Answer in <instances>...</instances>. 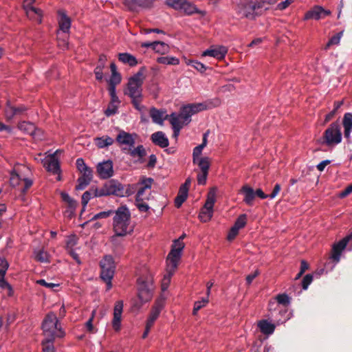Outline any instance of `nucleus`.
I'll return each mask as SVG.
<instances>
[{
    "mask_svg": "<svg viewBox=\"0 0 352 352\" xmlns=\"http://www.w3.org/2000/svg\"><path fill=\"white\" fill-rule=\"evenodd\" d=\"M143 73L139 71L129 79L127 88L124 94L131 99V103L134 108L140 112H142L145 107L142 105V89L144 82Z\"/></svg>",
    "mask_w": 352,
    "mask_h": 352,
    "instance_id": "f257e3e1",
    "label": "nucleus"
},
{
    "mask_svg": "<svg viewBox=\"0 0 352 352\" xmlns=\"http://www.w3.org/2000/svg\"><path fill=\"white\" fill-rule=\"evenodd\" d=\"M114 214L113 229L116 236H123L133 232L131 212L126 206H121Z\"/></svg>",
    "mask_w": 352,
    "mask_h": 352,
    "instance_id": "f03ea898",
    "label": "nucleus"
},
{
    "mask_svg": "<svg viewBox=\"0 0 352 352\" xmlns=\"http://www.w3.org/2000/svg\"><path fill=\"white\" fill-rule=\"evenodd\" d=\"M42 329L45 338L49 339L63 338L65 334L54 312H50L46 315L42 323Z\"/></svg>",
    "mask_w": 352,
    "mask_h": 352,
    "instance_id": "7ed1b4c3",
    "label": "nucleus"
},
{
    "mask_svg": "<svg viewBox=\"0 0 352 352\" xmlns=\"http://www.w3.org/2000/svg\"><path fill=\"white\" fill-rule=\"evenodd\" d=\"M276 300L278 304L276 302H271L269 305L270 316L277 323L285 322L288 320L287 316L283 318L282 316L286 315L287 311L285 308L282 307L280 305L284 306L288 305L290 302L289 298L287 294H281L276 296Z\"/></svg>",
    "mask_w": 352,
    "mask_h": 352,
    "instance_id": "20e7f679",
    "label": "nucleus"
},
{
    "mask_svg": "<svg viewBox=\"0 0 352 352\" xmlns=\"http://www.w3.org/2000/svg\"><path fill=\"white\" fill-rule=\"evenodd\" d=\"M26 172H30L28 168L19 165L14 168L10 176L11 185L14 187L19 186L23 193H25L32 185V180L25 177Z\"/></svg>",
    "mask_w": 352,
    "mask_h": 352,
    "instance_id": "39448f33",
    "label": "nucleus"
},
{
    "mask_svg": "<svg viewBox=\"0 0 352 352\" xmlns=\"http://www.w3.org/2000/svg\"><path fill=\"white\" fill-rule=\"evenodd\" d=\"M100 188L102 197L115 195L123 197L125 196H129L133 193V191L131 190V185H129L127 188H125L124 185L114 179L107 182Z\"/></svg>",
    "mask_w": 352,
    "mask_h": 352,
    "instance_id": "423d86ee",
    "label": "nucleus"
},
{
    "mask_svg": "<svg viewBox=\"0 0 352 352\" xmlns=\"http://www.w3.org/2000/svg\"><path fill=\"white\" fill-rule=\"evenodd\" d=\"M101 278L107 283V289L112 287L111 279L115 272L114 261L111 256H105L100 261Z\"/></svg>",
    "mask_w": 352,
    "mask_h": 352,
    "instance_id": "0eeeda50",
    "label": "nucleus"
},
{
    "mask_svg": "<svg viewBox=\"0 0 352 352\" xmlns=\"http://www.w3.org/2000/svg\"><path fill=\"white\" fill-rule=\"evenodd\" d=\"M340 126L338 122L331 123L323 134V143L328 146H333L342 142Z\"/></svg>",
    "mask_w": 352,
    "mask_h": 352,
    "instance_id": "6e6552de",
    "label": "nucleus"
},
{
    "mask_svg": "<svg viewBox=\"0 0 352 352\" xmlns=\"http://www.w3.org/2000/svg\"><path fill=\"white\" fill-rule=\"evenodd\" d=\"M138 298L140 304L138 308L141 307L143 303L148 302L152 298V279L148 277H140L138 279Z\"/></svg>",
    "mask_w": 352,
    "mask_h": 352,
    "instance_id": "1a4fd4ad",
    "label": "nucleus"
},
{
    "mask_svg": "<svg viewBox=\"0 0 352 352\" xmlns=\"http://www.w3.org/2000/svg\"><path fill=\"white\" fill-rule=\"evenodd\" d=\"M153 179L151 178H144L138 183L131 185V190L133 192L137 189L135 201H146L151 196V188Z\"/></svg>",
    "mask_w": 352,
    "mask_h": 352,
    "instance_id": "9d476101",
    "label": "nucleus"
},
{
    "mask_svg": "<svg viewBox=\"0 0 352 352\" xmlns=\"http://www.w3.org/2000/svg\"><path fill=\"white\" fill-rule=\"evenodd\" d=\"M234 10L241 18L252 21L256 19L252 0H239L235 5Z\"/></svg>",
    "mask_w": 352,
    "mask_h": 352,
    "instance_id": "9b49d317",
    "label": "nucleus"
},
{
    "mask_svg": "<svg viewBox=\"0 0 352 352\" xmlns=\"http://www.w3.org/2000/svg\"><path fill=\"white\" fill-rule=\"evenodd\" d=\"M138 135L135 133H130L124 130H120L118 133L116 141L121 148L122 152H126L130 147H133Z\"/></svg>",
    "mask_w": 352,
    "mask_h": 352,
    "instance_id": "f8f14e48",
    "label": "nucleus"
},
{
    "mask_svg": "<svg viewBox=\"0 0 352 352\" xmlns=\"http://www.w3.org/2000/svg\"><path fill=\"white\" fill-rule=\"evenodd\" d=\"M215 201V193L214 192H210L206 201L199 214V218L201 221L208 222L211 219L213 215V207Z\"/></svg>",
    "mask_w": 352,
    "mask_h": 352,
    "instance_id": "ddd939ff",
    "label": "nucleus"
},
{
    "mask_svg": "<svg viewBox=\"0 0 352 352\" xmlns=\"http://www.w3.org/2000/svg\"><path fill=\"white\" fill-rule=\"evenodd\" d=\"M278 0H252L256 18L262 16L264 13L275 5Z\"/></svg>",
    "mask_w": 352,
    "mask_h": 352,
    "instance_id": "4468645a",
    "label": "nucleus"
},
{
    "mask_svg": "<svg viewBox=\"0 0 352 352\" xmlns=\"http://www.w3.org/2000/svg\"><path fill=\"white\" fill-rule=\"evenodd\" d=\"M123 301L118 300L116 302L113 308V318L112 320V327L116 331H118L121 328L122 314L123 312Z\"/></svg>",
    "mask_w": 352,
    "mask_h": 352,
    "instance_id": "2eb2a0df",
    "label": "nucleus"
},
{
    "mask_svg": "<svg viewBox=\"0 0 352 352\" xmlns=\"http://www.w3.org/2000/svg\"><path fill=\"white\" fill-rule=\"evenodd\" d=\"M331 14V11L329 10H325L322 7L316 6H314L311 10L307 12L305 14L304 19H315L319 20L320 19H323L325 16Z\"/></svg>",
    "mask_w": 352,
    "mask_h": 352,
    "instance_id": "dca6fc26",
    "label": "nucleus"
},
{
    "mask_svg": "<svg viewBox=\"0 0 352 352\" xmlns=\"http://www.w3.org/2000/svg\"><path fill=\"white\" fill-rule=\"evenodd\" d=\"M349 243L346 236L342 240L333 245L332 252L330 258L335 263H338L340 261V256L343 250L346 248L347 243Z\"/></svg>",
    "mask_w": 352,
    "mask_h": 352,
    "instance_id": "f3484780",
    "label": "nucleus"
},
{
    "mask_svg": "<svg viewBox=\"0 0 352 352\" xmlns=\"http://www.w3.org/2000/svg\"><path fill=\"white\" fill-rule=\"evenodd\" d=\"M35 1L36 0H25L23 7L29 18L34 19L38 23H41L42 10L32 6Z\"/></svg>",
    "mask_w": 352,
    "mask_h": 352,
    "instance_id": "a211bd4d",
    "label": "nucleus"
},
{
    "mask_svg": "<svg viewBox=\"0 0 352 352\" xmlns=\"http://www.w3.org/2000/svg\"><path fill=\"white\" fill-rule=\"evenodd\" d=\"M97 172L102 179L111 177L113 174V162L111 160H107L99 163L97 166Z\"/></svg>",
    "mask_w": 352,
    "mask_h": 352,
    "instance_id": "6ab92c4d",
    "label": "nucleus"
},
{
    "mask_svg": "<svg viewBox=\"0 0 352 352\" xmlns=\"http://www.w3.org/2000/svg\"><path fill=\"white\" fill-rule=\"evenodd\" d=\"M221 104V101L218 98H215L213 101V104H212V102H200V103H192L187 104L188 107H189L190 111L191 114L197 113L199 111L206 110L212 107H217Z\"/></svg>",
    "mask_w": 352,
    "mask_h": 352,
    "instance_id": "aec40b11",
    "label": "nucleus"
},
{
    "mask_svg": "<svg viewBox=\"0 0 352 352\" xmlns=\"http://www.w3.org/2000/svg\"><path fill=\"white\" fill-rule=\"evenodd\" d=\"M164 307V300L160 299L156 301L154 306L153 307L150 315L146 321V326L152 327L155 320L160 316L161 311Z\"/></svg>",
    "mask_w": 352,
    "mask_h": 352,
    "instance_id": "412c9836",
    "label": "nucleus"
},
{
    "mask_svg": "<svg viewBox=\"0 0 352 352\" xmlns=\"http://www.w3.org/2000/svg\"><path fill=\"white\" fill-rule=\"evenodd\" d=\"M228 52V50L224 46L212 47L202 53V56H210L218 60L223 59Z\"/></svg>",
    "mask_w": 352,
    "mask_h": 352,
    "instance_id": "4be33fe9",
    "label": "nucleus"
},
{
    "mask_svg": "<svg viewBox=\"0 0 352 352\" xmlns=\"http://www.w3.org/2000/svg\"><path fill=\"white\" fill-rule=\"evenodd\" d=\"M169 117V121L173 129V136L177 138L179 134L180 130L186 124L184 123L179 113H172Z\"/></svg>",
    "mask_w": 352,
    "mask_h": 352,
    "instance_id": "5701e85b",
    "label": "nucleus"
},
{
    "mask_svg": "<svg viewBox=\"0 0 352 352\" xmlns=\"http://www.w3.org/2000/svg\"><path fill=\"white\" fill-rule=\"evenodd\" d=\"M179 12H182L188 16H190L194 14H199L204 16L206 14L205 11L199 10L195 3L187 0L184 1Z\"/></svg>",
    "mask_w": 352,
    "mask_h": 352,
    "instance_id": "b1692460",
    "label": "nucleus"
},
{
    "mask_svg": "<svg viewBox=\"0 0 352 352\" xmlns=\"http://www.w3.org/2000/svg\"><path fill=\"white\" fill-rule=\"evenodd\" d=\"M182 254L176 251H170L168 255L166 263L167 268L166 272H174L177 267L178 263L180 260Z\"/></svg>",
    "mask_w": 352,
    "mask_h": 352,
    "instance_id": "393cba45",
    "label": "nucleus"
},
{
    "mask_svg": "<svg viewBox=\"0 0 352 352\" xmlns=\"http://www.w3.org/2000/svg\"><path fill=\"white\" fill-rule=\"evenodd\" d=\"M182 254L176 251H170L168 255L166 263L167 268L166 272H174L177 267L178 263L180 260Z\"/></svg>",
    "mask_w": 352,
    "mask_h": 352,
    "instance_id": "a878e982",
    "label": "nucleus"
},
{
    "mask_svg": "<svg viewBox=\"0 0 352 352\" xmlns=\"http://www.w3.org/2000/svg\"><path fill=\"white\" fill-rule=\"evenodd\" d=\"M82 175L78 179V184L76 186V189L78 190H82L85 189L91 182L93 178L92 170H87L83 173H81Z\"/></svg>",
    "mask_w": 352,
    "mask_h": 352,
    "instance_id": "bb28decb",
    "label": "nucleus"
},
{
    "mask_svg": "<svg viewBox=\"0 0 352 352\" xmlns=\"http://www.w3.org/2000/svg\"><path fill=\"white\" fill-rule=\"evenodd\" d=\"M19 129L24 133L32 135L34 138H39L38 135L41 133L34 124L30 122H22L19 124Z\"/></svg>",
    "mask_w": 352,
    "mask_h": 352,
    "instance_id": "cd10ccee",
    "label": "nucleus"
},
{
    "mask_svg": "<svg viewBox=\"0 0 352 352\" xmlns=\"http://www.w3.org/2000/svg\"><path fill=\"white\" fill-rule=\"evenodd\" d=\"M100 188L96 187H91L88 190L85 191L82 196V204L83 210H85L89 200L95 197H100Z\"/></svg>",
    "mask_w": 352,
    "mask_h": 352,
    "instance_id": "c85d7f7f",
    "label": "nucleus"
},
{
    "mask_svg": "<svg viewBox=\"0 0 352 352\" xmlns=\"http://www.w3.org/2000/svg\"><path fill=\"white\" fill-rule=\"evenodd\" d=\"M151 139L153 144L161 148H166L169 144L168 138L162 131H157L153 133L151 135Z\"/></svg>",
    "mask_w": 352,
    "mask_h": 352,
    "instance_id": "c756f323",
    "label": "nucleus"
},
{
    "mask_svg": "<svg viewBox=\"0 0 352 352\" xmlns=\"http://www.w3.org/2000/svg\"><path fill=\"white\" fill-rule=\"evenodd\" d=\"M149 113L153 122L160 125L163 124L164 120L168 117V115H166V111L155 107L151 108Z\"/></svg>",
    "mask_w": 352,
    "mask_h": 352,
    "instance_id": "7c9ffc66",
    "label": "nucleus"
},
{
    "mask_svg": "<svg viewBox=\"0 0 352 352\" xmlns=\"http://www.w3.org/2000/svg\"><path fill=\"white\" fill-rule=\"evenodd\" d=\"M58 14L59 16L58 24L60 30L63 33L68 32L71 27L70 19L67 16L65 12L63 10H59Z\"/></svg>",
    "mask_w": 352,
    "mask_h": 352,
    "instance_id": "2f4dec72",
    "label": "nucleus"
},
{
    "mask_svg": "<svg viewBox=\"0 0 352 352\" xmlns=\"http://www.w3.org/2000/svg\"><path fill=\"white\" fill-rule=\"evenodd\" d=\"M58 152L56 151L52 157L45 162V166L48 171L52 172L54 174L60 172V165L57 159L55 157V155Z\"/></svg>",
    "mask_w": 352,
    "mask_h": 352,
    "instance_id": "473e14b6",
    "label": "nucleus"
},
{
    "mask_svg": "<svg viewBox=\"0 0 352 352\" xmlns=\"http://www.w3.org/2000/svg\"><path fill=\"white\" fill-rule=\"evenodd\" d=\"M241 192L244 195V202L248 206H252L255 198L254 189L247 185H245L241 188Z\"/></svg>",
    "mask_w": 352,
    "mask_h": 352,
    "instance_id": "72a5a7b5",
    "label": "nucleus"
},
{
    "mask_svg": "<svg viewBox=\"0 0 352 352\" xmlns=\"http://www.w3.org/2000/svg\"><path fill=\"white\" fill-rule=\"evenodd\" d=\"M258 327L261 333L265 335L272 334L275 330V324L267 320H261L258 322Z\"/></svg>",
    "mask_w": 352,
    "mask_h": 352,
    "instance_id": "f704fd0d",
    "label": "nucleus"
},
{
    "mask_svg": "<svg viewBox=\"0 0 352 352\" xmlns=\"http://www.w3.org/2000/svg\"><path fill=\"white\" fill-rule=\"evenodd\" d=\"M342 124L344 129V136L349 138L352 131V113H346L344 115Z\"/></svg>",
    "mask_w": 352,
    "mask_h": 352,
    "instance_id": "c9c22d12",
    "label": "nucleus"
},
{
    "mask_svg": "<svg viewBox=\"0 0 352 352\" xmlns=\"http://www.w3.org/2000/svg\"><path fill=\"white\" fill-rule=\"evenodd\" d=\"M113 142L114 140L108 135H104L94 138V143L99 148L108 147L112 145Z\"/></svg>",
    "mask_w": 352,
    "mask_h": 352,
    "instance_id": "e433bc0d",
    "label": "nucleus"
},
{
    "mask_svg": "<svg viewBox=\"0 0 352 352\" xmlns=\"http://www.w3.org/2000/svg\"><path fill=\"white\" fill-rule=\"evenodd\" d=\"M118 60L122 63L129 65L131 67H134L138 65L136 58L129 53H120L118 54Z\"/></svg>",
    "mask_w": 352,
    "mask_h": 352,
    "instance_id": "4c0bfd02",
    "label": "nucleus"
},
{
    "mask_svg": "<svg viewBox=\"0 0 352 352\" xmlns=\"http://www.w3.org/2000/svg\"><path fill=\"white\" fill-rule=\"evenodd\" d=\"M124 153H127L130 155L132 157H138L139 159L142 158L146 155V151L143 146V145H138L137 147H130V149H128L126 152Z\"/></svg>",
    "mask_w": 352,
    "mask_h": 352,
    "instance_id": "58836bf2",
    "label": "nucleus"
},
{
    "mask_svg": "<svg viewBox=\"0 0 352 352\" xmlns=\"http://www.w3.org/2000/svg\"><path fill=\"white\" fill-rule=\"evenodd\" d=\"M188 190L186 188L180 186L178 194L175 199V205L179 208L186 201L188 197Z\"/></svg>",
    "mask_w": 352,
    "mask_h": 352,
    "instance_id": "ea45409f",
    "label": "nucleus"
},
{
    "mask_svg": "<svg viewBox=\"0 0 352 352\" xmlns=\"http://www.w3.org/2000/svg\"><path fill=\"white\" fill-rule=\"evenodd\" d=\"M34 259L41 263H50V255L43 249H38L34 251Z\"/></svg>",
    "mask_w": 352,
    "mask_h": 352,
    "instance_id": "a19ab883",
    "label": "nucleus"
},
{
    "mask_svg": "<svg viewBox=\"0 0 352 352\" xmlns=\"http://www.w3.org/2000/svg\"><path fill=\"white\" fill-rule=\"evenodd\" d=\"M120 101L118 98H116V101L114 102L113 98H111L110 103L108 107L104 111V113L107 116H111L116 114L118 112V105Z\"/></svg>",
    "mask_w": 352,
    "mask_h": 352,
    "instance_id": "79ce46f5",
    "label": "nucleus"
},
{
    "mask_svg": "<svg viewBox=\"0 0 352 352\" xmlns=\"http://www.w3.org/2000/svg\"><path fill=\"white\" fill-rule=\"evenodd\" d=\"M193 163L197 164L201 172H208L210 168V158L208 157H203L193 162Z\"/></svg>",
    "mask_w": 352,
    "mask_h": 352,
    "instance_id": "37998d69",
    "label": "nucleus"
},
{
    "mask_svg": "<svg viewBox=\"0 0 352 352\" xmlns=\"http://www.w3.org/2000/svg\"><path fill=\"white\" fill-rule=\"evenodd\" d=\"M157 62L163 65H177L179 60L174 56H161L157 58Z\"/></svg>",
    "mask_w": 352,
    "mask_h": 352,
    "instance_id": "c03bdc74",
    "label": "nucleus"
},
{
    "mask_svg": "<svg viewBox=\"0 0 352 352\" xmlns=\"http://www.w3.org/2000/svg\"><path fill=\"white\" fill-rule=\"evenodd\" d=\"M153 50L156 53L165 54L168 53L169 46L168 44L162 41H155L154 47Z\"/></svg>",
    "mask_w": 352,
    "mask_h": 352,
    "instance_id": "a18cd8bd",
    "label": "nucleus"
},
{
    "mask_svg": "<svg viewBox=\"0 0 352 352\" xmlns=\"http://www.w3.org/2000/svg\"><path fill=\"white\" fill-rule=\"evenodd\" d=\"M179 114L180 117L182 116V120H184V123L188 124L191 121L192 114H191L189 107H188L187 105L183 106L181 108Z\"/></svg>",
    "mask_w": 352,
    "mask_h": 352,
    "instance_id": "49530a36",
    "label": "nucleus"
},
{
    "mask_svg": "<svg viewBox=\"0 0 352 352\" xmlns=\"http://www.w3.org/2000/svg\"><path fill=\"white\" fill-rule=\"evenodd\" d=\"M55 339H49V338H45L42 341L43 351V352H54V346L53 342Z\"/></svg>",
    "mask_w": 352,
    "mask_h": 352,
    "instance_id": "de8ad7c7",
    "label": "nucleus"
},
{
    "mask_svg": "<svg viewBox=\"0 0 352 352\" xmlns=\"http://www.w3.org/2000/svg\"><path fill=\"white\" fill-rule=\"evenodd\" d=\"M343 32H340L336 35L333 36L327 43L324 50L329 49L331 45H338L340 43L341 37L342 36Z\"/></svg>",
    "mask_w": 352,
    "mask_h": 352,
    "instance_id": "09e8293b",
    "label": "nucleus"
},
{
    "mask_svg": "<svg viewBox=\"0 0 352 352\" xmlns=\"http://www.w3.org/2000/svg\"><path fill=\"white\" fill-rule=\"evenodd\" d=\"M61 197L64 201L68 204L70 208L75 209L77 206V202L72 199L69 194L66 192H61Z\"/></svg>",
    "mask_w": 352,
    "mask_h": 352,
    "instance_id": "8fccbe9b",
    "label": "nucleus"
},
{
    "mask_svg": "<svg viewBox=\"0 0 352 352\" xmlns=\"http://www.w3.org/2000/svg\"><path fill=\"white\" fill-rule=\"evenodd\" d=\"M187 65H191L195 69H197L198 72L201 73H204L206 71L207 67L203 63L197 61V60H189L187 63Z\"/></svg>",
    "mask_w": 352,
    "mask_h": 352,
    "instance_id": "3c124183",
    "label": "nucleus"
},
{
    "mask_svg": "<svg viewBox=\"0 0 352 352\" xmlns=\"http://www.w3.org/2000/svg\"><path fill=\"white\" fill-rule=\"evenodd\" d=\"M184 0H166V4L177 10L179 11Z\"/></svg>",
    "mask_w": 352,
    "mask_h": 352,
    "instance_id": "603ef678",
    "label": "nucleus"
},
{
    "mask_svg": "<svg viewBox=\"0 0 352 352\" xmlns=\"http://www.w3.org/2000/svg\"><path fill=\"white\" fill-rule=\"evenodd\" d=\"M167 273L164 276V278L162 281V289L165 291L169 286L170 283V278L174 272H166Z\"/></svg>",
    "mask_w": 352,
    "mask_h": 352,
    "instance_id": "864d4df0",
    "label": "nucleus"
},
{
    "mask_svg": "<svg viewBox=\"0 0 352 352\" xmlns=\"http://www.w3.org/2000/svg\"><path fill=\"white\" fill-rule=\"evenodd\" d=\"M247 221V217L245 214H241L236 220L234 227L236 228L238 230L243 228L245 224Z\"/></svg>",
    "mask_w": 352,
    "mask_h": 352,
    "instance_id": "5fc2aeb1",
    "label": "nucleus"
},
{
    "mask_svg": "<svg viewBox=\"0 0 352 352\" xmlns=\"http://www.w3.org/2000/svg\"><path fill=\"white\" fill-rule=\"evenodd\" d=\"M77 242H78V237L75 234L68 236L67 241H66L67 250L73 249V248L77 244Z\"/></svg>",
    "mask_w": 352,
    "mask_h": 352,
    "instance_id": "6e6d98bb",
    "label": "nucleus"
},
{
    "mask_svg": "<svg viewBox=\"0 0 352 352\" xmlns=\"http://www.w3.org/2000/svg\"><path fill=\"white\" fill-rule=\"evenodd\" d=\"M5 114L8 120H11L14 116L17 115V110L15 109L14 107L8 104L5 110Z\"/></svg>",
    "mask_w": 352,
    "mask_h": 352,
    "instance_id": "4d7b16f0",
    "label": "nucleus"
},
{
    "mask_svg": "<svg viewBox=\"0 0 352 352\" xmlns=\"http://www.w3.org/2000/svg\"><path fill=\"white\" fill-rule=\"evenodd\" d=\"M208 302V298H202L201 300H199V301H197L195 302V305H194V308H193V311H192V314L194 315H196L197 311L201 309L202 307H204V306H206V305Z\"/></svg>",
    "mask_w": 352,
    "mask_h": 352,
    "instance_id": "13d9d810",
    "label": "nucleus"
},
{
    "mask_svg": "<svg viewBox=\"0 0 352 352\" xmlns=\"http://www.w3.org/2000/svg\"><path fill=\"white\" fill-rule=\"evenodd\" d=\"M204 148L203 146L198 145L195 146L192 151V162H195L197 160L201 158L202 157H200L202 153V151Z\"/></svg>",
    "mask_w": 352,
    "mask_h": 352,
    "instance_id": "bf43d9fd",
    "label": "nucleus"
},
{
    "mask_svg": "<svg viewBox=\"0 0 352 352\" xmlns=\"http://www.w3.org/2000/svg\"><path fill=\"white\" fill-rule=\"evenodd\" d=\"M76 167L80 173H83L85 170L87 171V170H91L85 164L82 158H78L76 160Z\"/></svg>",
    "mask_w": 352,
    "mask_h": 352,
    "instance_id": "052dcab7",
    "label": "nucleus"
},
{
    "mask_svg": "<svg viewBox=\"0 0 352 352\" xmlns=\"http://www.w3.org/2000/svg\"><path fill=\"white\" fill-rule=\"evenodd\" d=\"M104 67H105L104 65L98 64V65L95 68L94 74H95V76H96V78L98 80H102V78H103V72H102V71H103Z\"/></svg>",
    "mask_w": 352,
    "mask_h": 352,
    "instance_id": "680f3d73",
    "label": "nucleus"
},
{
    "mask_svg": "<svg viewBox=\"0 0 352 352\" xmlns=\"http://www.w3.org/2000/svg\"><path fill=\"white\" fill-rule=\"evenodd\" d=\"M114 212L115 211H113V210H109L107 211H102V212H98V213L96 214L92 217V220L107 218V217H109L111 214H113Z\"/></svg>",
    "mask_w": 352,
    "mask_h": 352,
    "instance_id": "e2e57ef3",
    "label": "nucleus"
},
{
    "mask_svg": "<svg viewBox=\"0 0 352 352\" xmlns=\"http://www.w3.org/2000/svg\"><path fill=\"white\" fill-rule=\"evenodd\" d=\"M313 280V276L311 274H307L304 276L302 280V287L303 289H307L309 285Z\"/></svg>",
    "mask_w": 352,
    "mask_h": 352,
    "instance_id": "0e129e2a",
    "label": "nucleus"
},
{
    "mask_svg": "<svg viewBox=\"0 0 352 352\" xmlns=\"http://www.w3.org/2000/svg\"><path fill=\"white\" fill-rule=\"evenodd\" d=\"M184 248V243L182 242L179 239L175 240L174 241L173 247L170 251H176L177 252L182 254V251Z\"/></svg>",
    "mask_w": 352,
    "mask_h": 352,
    "instance_id": "69168bd1",
    "label": "nucleus"
},
{
    "mask_svg": "<svg viewBox=\"0 0 352 352\" xmlns=\"http://www.w3.org/2000/svg\"><path fill=\"white\" fill-rule=\"evenodd\" d=\"M121 82V76L120 73L111 74L109 80V85H118Z\"/></svg>",
    "mask_w": 352,
    "mask_h": 352,
    "instance_id": "338daca9",
    "label": "nucleus"
},
{
    "mask_svg": "<svg viewBox=\"0 0 352 352\" xmlns=\"http://www.w3.org/2000/svg\"><path fill=\"white\" fill-rule=\"evenodd\" d=\"M135 206L140 212H145L149 210V206L145 201H135Z\"/></svg>",
    "mask_w": 352,
    "mask_h": 352,
    "instance_id": "774afa93",
    "label": "nucleus"
}]
</instances>
